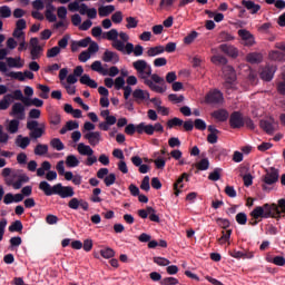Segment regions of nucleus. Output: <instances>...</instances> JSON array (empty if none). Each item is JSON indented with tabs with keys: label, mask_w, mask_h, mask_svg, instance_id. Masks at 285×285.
I'll list each match as a JSON object with an SVG mask.
<instances>
[{
	"label": "nucleus",
	"mask_w": 285,
	"mask_h": 285,
	"mask_svg": "<svg viewBox=\"0 0 285 285\" xmlns=\"http://www.w3.org/2000/svg\"><path fill=\"white\" fill-rule=\"evenodd\" d=\"M132 68L136 70L138 78L142 79L145 86H148L153 92H158L159 95L166 92V80L161 76L153 73V67L146 60L134 61Z\"/></svg>",
	"instance_id": "obj_1"
},
{
	"label": "nucleus",
	"mask_w": 285,
	"mask_h": 285,
	"mask_svg": "<svg viewBox=\"0 0 285 285\" xmlns=\"http://www.w3.org/2000/svg\"><path fill=\"white\" fill-rule=\"evenodd\" d=\"M282 213H285V199L281 198L277 204H264L263 206H257L250 212V217L254 219H268L273 217L274 219H279Z\"/></svg>",
	"instance_id": "obj_2"
},
{
	"label": "nucleus",
	"mask_w": 285,
	"mask_h": 285,
	"mask_svg": "<svg viewBox=\"0 0 285 285\" xmlns=\"http://www.w3.org/2000/svg\"><path fill=\"white\" fill-rule=\"evenodd\" d=\"M9 115L14 119L9 121L6 130L9 131L10 135H17V132H19V126L21 121L26 119V106H23L21 102H14Z\"/></svg>",
	"instance_id": "obj_3"
},
{
	"label": "nucleus",
	"mask_w": 285,
	"mask_h": 285,
	"mask_svg": "<svg viewBox=\"0 0 285 285\" xmlns=\"http://www.w3.org/2000/svg\"><path fill=\"white\" fill-rule=\"evenodd\" d=\"M39 188L45 193L47 197H52V195H58L61 199H67V197H72V187L63 186L61 183H58L53 186L46 180L40 181Z\"/></svg>",
	"instance_id": "obj_4"
},
{
	"label": "nucleus",
	"mask_w": 285,
	"mask_h": 285,
	"mask_svg": "<svg viewBox=\"0 0 285 285\" xmlns=\"http://www.w3.org/2000/svg\"><path fill=\"white\" fill-rule=\"evenodd\" d=\"M102 39H107L108 41H112L111 46L117 50L118 52H124V46L126 43L121 42L119 40V31L117 29H111L104 33Z\"/></svg>",
	"instance_id": "obj_5"
},
{
	"label": "nucleus",
	"mask_w": 285,
	"mask_h": 285,
	"mask_svg": "<svg viewBox=\"0 0 285 285\" xmlns=\"http://www.w3.org/2000/svg\"><path fill=\"white\" fill-rule=\"evenodd\" d=\"M263 190H271L268 186H273V184H277V181H279V170L275 167L269 168V170H266V174L263 177Z\"/></svg>",
	"instance_id": "obj_6"
},
{
	"label": "nucleus",
	"mask_w": 285,
	"mask_h": 285,
	"mask_svg": "<svg viewBox=\"0 0 285 285\" xmlns=\"http://www.w3.org/2000/svg\"><path fill=\"white\" fill-rule=\"evenodd\" d=\"M137 132L138 135H155V132H164V126L159 122L155 125H146V122H140L137 125Z\"/></svg>",
	"instance_id": "obj_7"
},
{
	"label": "nucleus",
	"mask_w": 285,
	"mask_h": 285,
	"mask_svg": "<svg viewBox=\"0 0 285 285\" xmlns=\"http://www.w3.org/2000/svg\"><path fill=\"white\" fill-rule=\"evenodd\" d=\"M27 130H30L29 136L31 139H40L46 132V126L41 125L39 127V121L29 120L27 122Z\"/></svg>",
	"instance_id": "obj_8"
},
{
	"label": "nucleus",
	"mask_w": 285,
	"mask_h": 285,
	"mask_svg": "<svg viewBox=\"0 0 285 285\" xmlns=\"http://www.w3.org/2000/svg\"><path fill=\"white\" fill-rule=\"evenodd\" d=\"M29 50H30V57L32 61H37L41 59L43 55V47L39 45V38L33 37L29 41Z\"/></svg>",
	"instance_id": "obj_9"
},
{
	"label": "nucleus",
	"mask_w": 285,
	"mask_h": 285,
	"mask_svg": "<svg viewBox=\"0 0 285 285\" xmlns=\"http://www.w3.org/2000/svg\"><path fill=\"white\" fill-rule=\"evenodd\" d=\"M59 79L68 95H72V73L68 75V68L60 69Z\"/></svg>",
	"instance_id": "obj_10"
},
{
	"label": "nucleus",
	"mask_w": 285,
	"mask_h": 285,
	"mask_svg": "<svg viewBox=\"0 0 285 285\" xmlns=\"http://www.w3.org/2000/svg\"><path fill=\"white\" fill-rule=\"evenodd\" d=\"M238 37L240 38L242 46H245L246 48H253L256 43L255 36L246 29H239Z\"/></svg>",
	"instance_id": "obj_11"
},
{
	"label": "nucleus",
	"mask_w": 285,
	"mask_h": 285,
	"mask_svg": "<svg viewBox=\"0 0 285 285\" xmlns=\"http://www.w3.org/2000/svg\"><path fill=\"white\" fill-rule=\"evenodd\" d=\"M223 101H224V94H222V91L217 89L209 91L205 96V104L217 105V104H222Z\"/></svg>",
	"instance_id": "obj_12"
},
{
	"label": "nucleus",
	"mask_w": 285,
	"mask_h": 285,
	"mask_svg": "<svg viewBox=\"0 0 285 285\" xmlns=\"http://www.w3.org/2000/svg\"><path fill=\"white\" fill-rule=\"evenodd\" d=\"M122 55H135V57H141L144 55V47L141 45H132V42H127L124 45V50L120 51Z\"/></svg>",
	"instance_id": "obj_13"
},
{
	"label": "nucleus",
	"mask_w": 285,
	"mask_h": 285,
	"mask_svg": "<svg viewBox=\"0 0 285 285\" xmlns=\"http://www.w3.org/2000/svg\"><path fill=\"white\" fill-rule=\"evenodd\" d=\"M275 72H277V66L267 65L261 70L259 77L263 81H273Z\"/></svg>",
	"instance_id": "obj_14"
},
{
	"label": "nucleus",
	"mask_w": 285,
	"mask_h": 285,
	"mask_svg": "<svg viewBox=\"0 0 285 285\" xmlns=\"http://www.w3.org/2000/svg\"><path fill=\"white\" fill-rule=\"evenodd\" d=\"M229 126L230 128H244V116L239 111H234L229 117Z\"/></svg>",
	"instance_id": "obj_15"
},
{
	"label": "nucleus",
	"mask_w": 285,
	"mask_h": 285,
	"mask_svg": "<svg viewBox=\"0 0 285 285\" xmlns=\"http://www.w3.org/2000/svg\"><path fill=\"white\" fill-rule=\"evenodd\" d=\"M7 77H11V79H17L18 81H26V79H35V73L32 71L26 70L22 71H10L7 73Z\"/></svg>",
	"instance_id": "obj_16"
},
{
	"label": "nucleus",
	"mask_w": 285,
	"mask_h": 285,
	"mask_svg": "<svg viewBox=\"0 0 285 285\" xmlns=\"http://www.w3.org/2000/svg\"><path fill=\"white\" fill-rule=\"evenodd\" d=\"M105 63H112L114 66L119 63V53L110 50H106L101 57Z\"/></svg>",
	"instance_id": "obj_17"
},
{
	"label": "nucleus",
	"mask_w": 285,
	"mask_h": 285,
	"mask_svg": "<svg viewBox=\"0 0 285 285\" xmlns=\"http://www.w3.org/2000/svg\"><path fill=\"white\" fill-rule=\"evenodd\" d=\"M132 98L136 104H141V101H148L150 99V92L142 89H135L132 91Z\"/></svg>",
	"instance_id": "obj_18"
},
{
	"label": "nucleus",
	"mask_w": 285,
	"mask_h": 285,
	"mask_svg": "<svg viewBox=\"0 0 285 285\" xmlns=\"http://www.w3.org/2000/svg\"><path fill=\"white\" fill-rule=\"evenodd\" d=\"M83 139H87L90 146H98L99 141H101V132L88 131L83 135Z\"/></svg>",
	"instance_id": "obj_19"
},
{
	"label": "nucleus",
	"mask_w": 285,
	"mask_h": 285,
	"mask_svg": "<svg viewBox=\"0 0 285 285\" xmlns=\"http://www.w3.org/2000/svg\"><path fill=\"white\" fill-rule=\"evenodd\" d=\"M219 49L222 50V52H224L228 57H233L234 59L239 56V50H237V48H235V46L225 43V45H220Z\"/></svg>",
	"instance_id": "obj_20"
},
{
	"label": "nucleus",
	"mask_w": 285,
	"mask_h": 285,
	"mask_svg": "<svg viewBox=\"0 0 285 285\" xmlns=\"http://www.w3.org/2000/svg\"><path fill=\"white\" fill-rule=\"evenodd\" d=\"M56 170H58V174L60 177H65L67 181H72V171H67L66 173V167L63 160L58 161L56 166Z\"/></svg>",
	"instance_id": "obj_21"
},
{
	"label": "nucleus",
	"mask_w": 285,
	"mask_h": 285,
	"mask_svg": "<svg viewBox=\"0 0 285 285\" xmlns=\"http://www.w3.org/2000/svg\"><path fill=\"white\" fill-rule=\"evenodd\" d=\"M242 6H244L250 14H257L259 10H262V6L254 3L253 0H243Z\"/></svg>",
	"instance_id": "obj_22"
},
{
	"label": "nucleus",
	"mask_w": 285,
	"mask_h": 285,
	"mask_svg": "<svg viewBox=\"0 0 285 285\" xmlns=\"http://www.w3.org/2000/svg\"><path fill=\"white\" fill-rule=\"evenodd\" d=\"M46 12H45V17L46 19L49 21V23H55V21H57V16L55 14V4H52V2H47L46 4Z\"/></svg>",
	"instance_id": "obj_23"
},
{
	"label": "nucleus",
	"mask_w": 285,
	"mask_h": 285,
	"mask_svg": "<svg viewBox=\"0 0 285 285\" xmlns=\"http://www.w3.org/2000/svg\"><path fill=\"white\" fill-rule=\"evenodd\" d=\"M188 181V175L186 173L181 174L180 177L177 178L176 184H174V195L176 197H179V194L181 193V188H184V180Z\"/></svg>",
	"instance_id": "obj_24"
},
{
	"label": "nucleus",
	"mask_w": 285,
	"mask_h": 285,
	"mask_svg": "<svg viewBox=\"0 0 285 285\" xmlns=\"http://www.w3.org/2000/svg\"><path fill=\"white\" fill-rule=\"evenodd\" d=\"M223 76H224L225 81H236V79H237L235 69L232 66L223 67Z\"/></svg>",
	"instance_id": "obj_25"
},
{
	"label": "nucleus",
	"mask_w": 285,
	"mask_h": 285,
	"mask_svg": "<svg viewBox=\"0 0 285 285\" xmlns=\"http://www.w3.org/2000/svg\"><path fill=\"white\" fill-rule=\"evenodd\" d=\"M259 126L267 135H273V132H275L273 120H261Z\"/></svg>",
	"instance_id": "obj_26"
},
{
	"label": "nucleus",
	"mask_w": 285,
	"mask_h": 285,
	"mask_svg": "<svg viewBox=\"0 0 285 285\" xmlns=\"http://www.w3.org/2000/svg\"><path fill=\"white\" fill-rule=\"evenodd\" d=\"M77 150L79 153V155H83L87 157H92V155H95V150H92V148H90V146L80 142L78 144Z\"/></svg>",
	"instance_id": "obj_27"
},
{
	"label": "nucleus",
	"mask_w": 285,
	"mask_h": 285,
	"mask_svg": "<svg viewBox=\"0 0 285 285\" xmlns=\"http://www.w3.org/2000/svg\"><path fill=\"white\" fill-rule=\"evenodd\" d=\"M92 43V38L87 37L79 41H72V50H77V48H88Z\"/></svg>",
	"instance_id": "obj_28"
},
{
	"label": "nucleus",
	"mask_w": 285,
	"mask_h": 285,
	"mask_svg": "<svg viewBox=\"0 0 285 285\" xmlns=\"http://www.w3.org/2000/svg\"><path fill=\"white\" fill-rule=\"evenodd\" d=\"M82 86H88L89 88H97V81L92 80L88 73H85L79 79Z\"/></svg>",
	"instance_id": "obj_29"
},
{
	"label": "nucleus",
	"mask_w": 285,
	"mask_h": 285,
	"mask_svg": "<svg viewBox=\"0 0 285 285\" xmlns=\"http://www.w3.org/2000/svg\"><path fill=\"white\" fill-rule=\"evenodd\" d=\"M115 12V6H101L98 8V14L99 17H109V14H112Z\"/></svg>",
	"instance_id": "obj_30"
},
{
	"label": "nucleus",
	"mask_w": 285,
	"mask_h": 285,
	"mask_svg": "<svg viewBox=\"0 0 285 285\" xmlns=\"http://www.w3.org/2000/svg\"><path fill=\"white\" fill-rule=\"evenodd\" d=\"M91 70H94V72H99V75H102L104 77L108 76V69H105L99 60L91 63Z\"/></svg>",
	"instance_id": "obj_31"
},
{
	"label": "nucleus",
	"mask_w": 285,
	"mask_h": 285,
	"mask_svg": "<svg viewBox=\"0 0 285 285\" xmlns=\"http://www.w3.org/2000/svg\"><path fill=\"white\" fill-rule=\"evenodd\" d=\"M264 57L259 52H252L246 56L248 63H262Z\"/></svg>",
	"instance_id": "obj_32"
},
{
	"label": "nucleus",
	"mask_w": 285,
	"mask_h": 285,
	"mask_svg": "<svg viewBox=\"0 0 285 285\" xmlns=\"http://www.w3.org/2000/svg\"><path fill=\"white\" fill-rule=\"evenodd\" d=\"M16 145L19 146V148H22V150H26V148L30 146V139L28 137H23L22 135H18L16 138Z\"/></svg>",
	"instance_id": "obj_33"
},
{
	"label": "nucleus",
	"mask_w": 285,
	"mask_h": 285,
	"mask_svg": "<svg viewBox=\"0 0 285 285\" xmlns=\"http://www.w3.org/2000/svg\"><path fill=\"white\" fill-rule=\"evenodd\" d=\"M214 119H217V121H227L228 119V111L226 109H218L213 112Z\"/></svg>",
	"instance_id": "obj_34"
},
{
	"label": "nucleus",
	"mask_w": 285,
	"mask_h": 285,
	"mask_svg": "<svg viewBox=\"0 0 285 285\" xmlns=\"http://www.w3.org/2000/svg\"><path fill=\"white\" fill-rule=\"evenodd\" d=\"M82 208V210H88L89 205L88 202L83 200V199H77V198H72V209L77 210V208Z\"/></svg>",
	"instance_id": "obj_35"
},
{
	"label": "nucleus",
	"mask_w": 285,
	"mask_h": 285,
	"mask_svg": "<svg viewBox=\"0 0 285 285\" xmlns=\"http://www.w3.org/2000/svg\"><path fill=\"white\" fill-rule=\"evenodd\" d=\"M164 52H165L164 46H156V47H150L147 50V56L157 57V55H164Z\"/></svg>",
	"instance_id": "obj_36"
},
{
	"label": "nucleus",
	"mask_w": 285,
	"mask_h": 285,
	"mask_svg": "<svg viewBox=\"0 0 285 285\" xmlns=\"http://www.w3.org/2000/svg\"><path fill=\"white\" fill-rule=\"evenodd\" d=\"M7 65L9 66V68H21L23 66V62H21V57H9L7 58Z\"/></svg>",
	"instance_id": "obj_37"
},
{
	"label": "nucleus",
	"mask_w": 285,
	"mask_h": 285,
	"mask_svg": "<svg viewBox=\"0 0 285 285\" xmlns=\"http://www.w3.org/2000/svg\"><path fill=\"white\" fill-rule=\"evenodd\" d=\"M50 168H52V165L50 164V161L45 160L41 164V167L37 169V176L43 177V175H46V170H50Z\"/></svg>",
	"instance_id": "obj_38"
},
{
	"label": "nucleus",
	"mask_w": 285,
	"mask_h": 285,
	"mask_svg": "<svg viewBox=\"0 0 285 285\" xmlns=\"http://www.w3.org/2000/svg\"><path fill=\"white\" fill-rule=\"evenodd\" d=\"M72 10L80 12V14H87L88 13V6L86 3L78 4L77 2H72Z\"/></svg>",
	"instance_id": "obj_39"
},
{
	"label": "nucleus",
	"mask_w": 285,
	"mask_h": 285,
	"mask_svg": "<svg viewBox=\"0 0 285 285\" xmlns=\"http://www.w3.org/2000/svg\"><path fill=\"white\" fill-rule=\"evenodd\" d=\"M21 230H23V223H21V220H14L9 226V232L10 233H21Z\"/></svg>",
	"instance_id": "obj_40"
},
{
	"label": "nucleus",
	"mask_w": 285,
	"mask_h": 285,
	"mask_svg": "<svg viewBox=\"0 0 285 285\" xmlns=\"http://www.w3.org/2000/svg\"><path fill=\"white\" fill-rule=\"evenodd\" d=\"M269 59H272V61H285V52L272 51L269 52Z\"/></svg>",
	"instance_id": "obj_41"
},
{
	"label": "nucleus",
	"mask_w": 285,
	"mask_h": 285,
	"mask_svg": "<svg viewBox=\"0 0 285 285\" xmlns=\"http://www.w3.org/2000/svg\"><path fill=\"white\" fill-rule=\"evenodd\" d=\"M49 121L51 126H59V124H61V115H59L57 111H52L49 115Z\"/></svg>",
	"instance_id": "obj_42"
},
{
	"label": "nucleus",
	"mask_w": 285,
	"mask_h": 285,
	"mask_svg": "<svg viewBox=\"0 0 285 285\" xmlns=\"http://www.w3.org/2000/svg\"><path fill=\"white\" fill-rule=\"evenodd\" d=\"M12 17V9L8 6L0 7V19H10Z\"/></svg>",
	"instance_id": "obj_43"
},
{
	"label": "nucleus",
	"mask_w": 285,
	"mask_h": 285,
	"mask_svg": "<svg viewBox=\"0 0 285 285\" xmlns=\"http://www.w3.org/2000/svg\"><path fill=\"white\" fill-rule=\"evenodd\" d=\"M212 63H215L216 66H228V59L224 56H213L212 57Z\"/></svg>",
	"instance_id": "obj_44"
},
{
	"label": "nucleus",
	"mask_w": 285,
	"mask_h": 285,
	"mask_svg": "<svg viewBox=\"0 0 285 285\" xmlns=\"http://www.w3.org/2000/svg\"><path fill=\"white\" fill-rule=\"evenodd\" d=\"M196 168L197 170H208V168H210V161L208 158H203L196 164Z\"/></svg>",
	"instance_id": "obj_45"
},
{
	"label": "nucleus",
	"mask_w": 285,
	"mask_h": 285,
	"mask_svg": "<svg viewBox=\"0 0 285 285\" xmlns=\"http://www.w3.org/2000/svg\"><path fill=\"white\" fill-rule=\"evenodd\" d=\"M7 97L11 101H12V99H14L16 101H21V99H23V92L20 89H17L12 94H7Z\"/></svg>",
	"instance_id": "obj_46"
},
{
	"label": "nucleus",
	"mask_w": 285,
	"mask_h": 285,
	"mask_svg": "<svg viewBox=\"0 0 285 285\" xmlns=\"http://www.w3.org/2000/svg\"><path fill=\"white\" fill-rule=\"evenodd\" d=\"M236 222L237 224H239V226H246L248 222V216L246 215V213L240 212L236 215Z\"/></svg>",
	"instance_id": "obj_47"
},
{
	"label": "nucleus",
	"mask_w": 285,
	"mask_h": 285,
	"mask_svg": "<svg viewBox=\"0 0 285 285\" xmlns=\"http://www.w3.org/2000/svg\"><path fill=\"white\" fill-rule=\"evenodd\" d=\"M222 168H215L214 171H212L208 176V179L210 181H219L222 179Z\"/></svg>",
	"instance_id": "obj_48"
},
{
	"label": "nucleus",
	"mask_w": 285,
	"mask_h": 285,
	"mask_svg": "<svg viewBox=\"0 0 285 285\" xmlns=\"http://www.w3.org/2000/svg\"><path fill=\"white\" fill-rule=\"evenodd\" d=\"M148 213H149L150 222H155L156 224H159L160 218H159V215H157V210H155V208L148 206Z\"/></svg>",
	"instance_id": "obj_49"
},
{
	"label": "nucleus",
	"mask_w": 285,
	"mask_h": 285,
	"mask_svg": "<svg viewBox=\"0 0 285 285\" xmlns=\"http://www.w3.org/2000/svg\"><path fill=\"white\" fill-rule=\"evenodd\" d=\"M115 90H122L126 87V80L124 77H117L114 81Z\"/></svg>",
	"instance_id": "obj_50"
},
{
	"label": "nucleus",
	"mask_w": 285,
	"mask_h": 285,
	"mask_svg": "<svg viewBox=\"0 0 285 285\" xmlns=\"http://www.w3.org/2000/svg\"><path fill=\"white\" fill-rule=\"evenodd\" d=\"M126 21H127L126 28H128V30L132 28H137V26H139V21L135 17H127Z\"/></svg>",
	"instance_id": "obj_51"
},
{
	"label": "nucleus",
	"mask_w": 285,
	"mask_h": 285,
	"mask_svg": "<svg viewBox=\"0 0 285 285\" xmlns=\"http://www.w3.org/2000/svg\"><path fill=\"white\" fill-rule=\"evenodd\" d=\"M50 146L53 147L55 150H63L65 148L63 142L59 138L51 139Z\"/></svg>",
	"instance_id": "obj_52"
},
{
	"label": "nucleus",
	"mask_w": 285,
	"mask_h": 285,
	"mask_svg": "<svg viewBox=\"0 0 285 285\" xmlns=\"http://www.w3.org/2000/svg\"><path fill=\"white\" fill-rule=\"evenodd\" d=\"M48 154V145L39 144L35 148V155H47Z\"/></svg>",
	"instance_id": "obj_53"
},
{
	"label": "nucleus",
	"mask_w": 285,
	"mask_h": 285,
	"mask_svg": "<svg viewBox=\"0 0 285 285\" xmlns=\"http://www.w3.org/2000/svg\"><path fill=\"white\" fill-rule=\"evenodd\" d=\"M12 100L6 95L3 99L0 100V110H8Z\"/></svg>",
	"instance_id": "obj_54"
},
{
	"label": "nucleus",
	"mask_w": 285,
	"mask_h": 285,
	"mask_svg": "<svg viewBox=\"0 0 285 285\" xmlns=\"http://www.w3.org/2000/svg\"><path fill=\"white\" fill-rule=\"evenodd\" d=\"M175 126H184V120H181V119L175 117V118L169 119V120L167 121V127H168V128H175Z\"/></svg>",
	"instance_id": "obj_55"
},
{
	"label": "nucleus",
	"mask_w": 285,
	"mask_h": 285,
	"mask_svg": "<svg viewBox=\"0 0 285 285\" xmlns=\"http://www.w3.org/2000/svg\"><path fill=\"white\" fill-rule=\"evenodd\" d=\"M115 181H117V175L115 174H109L104 178V183L107 187L112 186V184H115Z\"/></svg>",
	"instance_id": "obj_56"
},
{
	"label": "nucleus",
	"mask_w": 285,
	"mask_h": 285,
	"mask_svg": "<svg viewBox=\"0 0 285 285\" xmlns=\"http://www.w3.org/2000/svg\"><path fill=\"white\" fill-rule=\"evenodd\" d=\"M154 264H157V266H169L170 262L168 258L156 256L154 257Z\"/></svg>",
	"instance_id": "obj_57"
},
{
	"label": "nucleus",
	"mask_w": 285,
	"mask_h": 285,
	"mask_svg": "<svg viewBox=\"0 0 285 285\" xmlns=\"http://www.w3.org/2000/svg\"><path fill=\"white\" fill-rule=\"evenodd\" d=\"M179 284V279L175 277H165L160 281V285H177Z\"/></svg>",
	"instance_id": "obj_58"
},
{
	"label": "nucleus",
	"mask_w": 285,
	"mask_h": 285,
	"mask_svg": "<svg viewBox=\"0 0 285 285\" xmlns=\"http://www.w3.org/2000/svg\"><path fill=\"white\" fill-rule=\"evenodd\" d=\"M194 127L196 130H206V121H204L202 118H197L194 121Z\"/></svg>",
	"instance_id": "obj_59"
},
{
	"label": "nucleus",
	"mask_w": 285,
	"mask_h": 285,
	"mask_svg": "<svg viewBox=\"0 0 285 285\" xmlns=\"http://www.w3.org/2000/svg\"><path fill=\"white\" fill-rule=\"evenodd\" d=\"M199 33H197V31H191L189 35H187L184 38V43H186L187 46H189V43H193V41H195V38L198 37Z\"/></svg>",
	"instance_id": "obj_60"
},
{
	"label": "nucleus",
	"mask_w": 285,
	"mask_h": 285,
	"mask_svg": "<svg viewBox=\"0 0 285 285\" xmlns=\"http://www.w3.org/2000/svg\"><path fill=\"white\" fill-rule=\"evenodd\" d=\"M39 90H41L42 94H40L41 99H48V94L50 92V87L46 85H38Z\"/></svg>",
	"instance_id": "obj_61"
},
{
	"label": "nucleus",
	"mask_w": 285,
	"mask_h": 285,
	"mask_svg": "<svg viewBox=\"0 0 285 285\" xmlns=\"http://www.w3.org/2000/svg\"><path fill=\"white\" fill-rule=\"evenodd\" d=\"M60 52H61V48H59V47H52L51 49H49V50L47 51V57H48L49 59H52V58L57 57V55H59Z\"/></svg>",
	"instance_id": "obj_62"
},
{
	"label": "nucleus",
	"mask_w": 285,
	"mask_h": 285,
	"mask_svg": "<svg viewBox=\"0 0 285 285\" xmlns=\"http://www.w3.org/2000/svg\"><path fill=\"white\" fill-rule=\"evenodd\" d=\"M168 99L174 104H181V101H184L185 98L183 95L178 96L177 94H170L168 96Z\"/></svg>",
	"instance_id": "obj_63"
},
{
	"label": "nucleus",
	"mask_w": 285,
	"mask_h": 285,
	"mask_svg": "<svg viewBox=\"0 0 285 285\" xmlns=\"http://www.w3.org/2000/svg\"><path fill=\"white\" fill-rule=\"evenodd\" d=\"M272 264H275V266H285V258L284 256H275L272 261Z\"/></svg>",
	"instance_id": "obj_64"
}]
</instances>
